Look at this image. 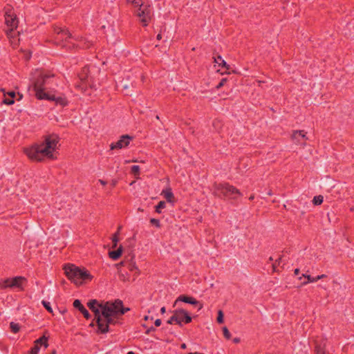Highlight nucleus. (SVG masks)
<instances>
[{
  "label": "nucleus",
  "instance_id": "1",
  "mask_svg": "<svg viewBox=\"0 0 354 354\" xmlns=\"http://www.w3.org/2000/svg\"><path fill=\"white\" fill-rule=\"evenodd\" d=\"M64 274L68 280L79 286L83 282L90 281L93 277L85 268H80L72 263L65 264L63 267Z\"/></svg>",
  "mask_w": 354,
  "mask_h": 354
},
{
  "label": "nucleus",
  "instance_id": "2",
  "mask_svg": "<svg viewBox=\"0 0 354 354\" xmlns=\"http://www.w3.org/2000/svg\"><path fill=\"white\" fill-rule=\"evenodd\" d=\"M212 194L222 200L231 201L232 204L235 203L237 199L243 195L239 189L229 183H214Z\"/></svg>",
  "mask_w": 354,
  "mask_h": 354
},
{
  "label": "nucleus",
  "instance_id": "3",
  "mask_svg": "<svg viewBox=\"0 0 354 354\" xmlns=\"http://www.w3.org/2000/svg\"><path fill=\"white\" fill-rule=\"evenodd\" d=\"M24 153L29 159L35 162H42L44 160L45 158L50 160H55L57 158L54 153L50 151L41 143H35L30 147L25 148Z\"/></svg>",
  "mask_w": 354,
  "mask_h": 354
},
{
  "label": "nucleus",
  "instance_id": "4",
  "mask_svg": "<svg viewBox=\"0 0 354 354\" xmlns=\"http://www.w3.org/2000/svg\"><path fill=\"white\" fill-rule=\"evenodd\" d=\"M55 77V74L50 72H41L32 82V86L35 92V97L39 100V93H48L46 92L44 86L49 84V80Z\"/></svg>",
  "mask_w": 354,
  "mask_h": 354
},
{
  "label": "nucleus",
  "instance_id": "5",
  "mask_svg": "<svg viewBox=\"0 0 354 354\" xmlns=\"http://www.w3.org/2000/svg\"><path fill=\"white\" fill-rule=\"evenodd\" d=\"M90 70L88 66H84L81 72L78 74L80 84L76 85V88L81 89L82 92L85 93L87 87L89 86L91 88H95L94 81L89 75Z\"/></svg>",
  "mask_w": 354,
  "mask_h": 354
},
{
  "label": "nucleus",
  "instance_id": "6",
  "mask_svg": "<svg viewBox=\"0 0 354 354\" xmlns=\"http://www.w3.org/2000/svg\"><path fill=\"white\" fill-rule=\"evenodd\" d=\"M192 318L189 313L183 308L176 309L174 311L173 315L167 320L168 324H176L182 326V323L189 324L192 322Z\"/></svg>",
  "mask_w": 354,
  "mask_h": 354
},
{
  "label": "nucleus",
  "instance_id": "7",
  "mask_svg": "<svg viewBox=\"0 0 354 354\" xmlns=\"http://www.w3.org/2000/svg\"><path fill=\"white\" fill-rule=\"evenodd\" d=\"M39 100H46L48 101L54 102L56 106H61L65 107L68 105V100L64 93H59L57 95L55 93H52L48 92V93H39Z\"/></svg>",
  "mask_w": 354,
  "mask_h": 354
},
{
  "label": "nucleus",
  "instance_id": "8",
  "mask_svg": "<svg viewBox=\"0 0 354 354\" xmlns=\"http://www.w3.org/2000/svg\"><path fill=\"white\" fill-rule=\"evenodd\" d=\"M26 281L27 279L24 277L21 276H17L12 278H7L1 284V288H18L21 290H23L24 288L22 283L23 282Z\"/></svg>",
  "mask_w": 354,
  "mask_h": 354
},
{
  "label": "nucleus",
  "instance_id": "9",
  "mask_svg": "<svg viewBox=\"0 0 354 354\" xmlns=\"http://www.w3.org/2000/svg\"><path fill=\"white\" fill-rule=\"evenodd\" d=\"M114 317H100V320L95 322L97 326L96 333L98 334H105L109 332V326L115 325L118 323V322L114 319Z\"/></svg>",
  "mask_w": 354,
  "mask_h": 354
},
{
  "label": "nucleus",
  "instance_id": "10",
  "mask_svg": "<svg viewBox=\"0 0 354 354\" xmlns=\"http://www.w3.org/2000/svg\"><path fill=\"white\" fill-rule=\"evenodd\" d=\"M137 16L140 18L143 26H147L151 18V9L149 5H145L143 2L138 6Z\"/></svg>",
  "mask_w": 354,
  "mask_h": 354
},
{
  "label": "nucleus",
  "instance_id": "11",
  "mask_svg": "<svg viewBox=\"0 0 354 354\" xmlns=\"http://www.w3.org/2000/svg\"><path fill=\"white\" fill-rule=\"evenodd\" d=\"M18 19L13 12L12 13H8L6 12L5 15V23L6 26H8V30H6V35L9 37H14L15 35H13L15 32V29L17 28L18 26Z\"/></svg>",
  "mask_w": 354,
  "mask_h": 354
},
{
  "label": "nucleus",
  "instance_id": "12",
  "mask_svg": "<svg viewBox=\"0 0 354 354\" xmlns=\"http://www.w3.org/2000/svg\"><path fill=\"white\" fill-rule=\"evenodd\" d=\"M101 317H117L118 309L115 304V300L112 301H106L102 305H100Z\"/></svg>",
  "mask_w": 354,
  "mask_h": 354
},
{
  "label": "nucleus",
  "instance_id": "13",
  "mask_svg": "<svg viewBox=\"0 0 354 354\" xmlns=\"http://www.w3.org/2000/svg\"><path fill=\"white\" fill-rule=\"evenodd\" d=\"M59 141V138L57 135L50 134L44 137V140L41 144L53 153L57 149V145Z\"/></svg>",
  "mask_w": 354,
  "mask_h": 354
},
{
  "label": "nucleus",
  "instance_id": "14",
  "mask_svg": "<svg viewBox=\"0 0 354 354\" xmlns=\"http://www.w3.org/2000/svg\"><path fill=\"white\" fill-rule=\"evenodd\" d=\"M133 140V137L128 134L122 135L120 137V139L115 142H112L110 145L111 150L120 149L129 146L130 141Z\"/></svg>",
  "mask_w": 354,
  "mask_h": 354
},
{
  "label": "nucleus",
  "instance_id": "15",
  "mask_svg": "<svg viewBox=\"0 0 354 354\" xmlns=\"http://www.w3.org/2000/svg\"><path fill=\"white\" fill-rule=\"evenodd\" d=\"M102 304H100L97 299H91L87 303V306L88 308L94 313V319L93 321L96 322L97 321L100 320V305Z\"/></svg>",
  "mask_w": 354,
  "mask_h": 354
},
{
  "label": "nucleus",
  "instance_id": "16",
  "mask_svg": "<svg viewBox=\"0 0 354 354\" xmlns=\"http://www.w3.org/2000/svg\"><path fill=\"white\" fill-rule=\"evenodd\" d=\"M178 301L185 302L186 304H189L193 306H198V310L202 309L203 307V305L201 304L198 300H196L194 297L186 295H180L176 299V302Z\"/></svg>",
  "mask_w": 354,
  "mask_h": 354
},
{
  "label": "nucleus",
  "instance_id": "17",
  "mask_svg": "<svg viewBox=\"0 0 354 354\" xmlns=\"http://www.w3.org/2000/svg\"><path fill=\"white\" fill-rule=\"evenodd\" d=\"M54 32L57 35V39H61L62 41L64 40L66 42H68V39L74 38L69 30L64 28L56 27L54 29Z\"/></svg>",
  "mask_w": 354,
  "mask_h": 354
},
{
  "label": "nucleus",
  "instance_id": "18",
  "mask_svg": "<svg viewBox=\"0 0 354 354\" xmlns=\"http://www.w3.org/2000/svg\"><path fill=\"white\" fill-rule=\"evenodd\" d=\"M75 308L77 309L84 316L86 319L91 318V315L88 310L84 306L80 299H75L73 304Z\"/></svg>",
  "mask_w": 354,
  "mask_h": 354
},
{
  "label": "nucleus",
  "instance_id": "19",
  "mask_svg": "<svg viewBox=\"0 0 354 354\" xmlns=\"http://www.w3.org/2000/svg\"><path fill=\"white\" fill-rule=\"evenodd\" d=\"M306 134V133L304 130H297L293 131L291 137L293 140H296V144L305 145V142H300V138L304 139V140H308Z\"/></svg>",
  "mask_w": 354,
  "mask_h": 354
},
{
  "label": "nucleus",
  "instance_id": "20",
  "mask_svg": "<svg viewBox=\"0 0 354 354\" xmlns=\"http://www.w3.org/2000/svg\"><path fill=\"white\" fill-rule=\"evenodd\" d=\"M76 41H78L77 45H73V48H89L92 46V43L83 37H77L75 38Z\"/></svg>",
  "mask_w": 354,
  "mask_h": 354
},
{
  "label": "nucleus",
  "instance_id": "21",
  "mask_svg": "<svg viewBox=\"0 0 354 354\" xmlns=\"http://www.w3.org/2000/svg\"><path fill=\"white\" fill-rule=\"evenodd\" d=\"M129 257V259H128V261L126 263V266L127 267L128 270L133 272L136 271V273H139V270L136 264V262L133 261L134 256L129 254L128 257H126V259H127Z\"/></svg>",
  "mask_w": 354,
  "mask_h": 354
},
{
  "label": "nucleus",
  "instance_id": "22",
  "mask_svg": "<svg viewBox=\"0 0 354 354\" xmlns=\"http://www.w3.org/2000/svg\"><path fill=\"white\" fill-rule=\"evenodd\" d=\"M122 252H123V248L122 245H120V247L118 249L109 251V257L113 261H117L121 257V256L122 254Z\"/></svg>",
  "mask_w": 354,
  "mask_h": 354
},
{
  "label": "nucleus",
  "instance_id": "23",
  "mask_svg": "<svg viewBox=\"0 0 354 354\" xmlns=\"http://www.w3.org/2000/svg\"><path fill=\"white\" fill-rule=\"evenodd\" d=\"M115 304L117 305V308H118L117 310L118 315H123L130 310L129 308L124 307L122 301L119 299H115Z\"/></svg>",
  "mask_w": 354,
  "mask_h": 354
},
{
  "label": "nucleus",
  "instance_id": "24",
  "mask_svg": "<svg viewBox=\"0 0 354 354\" xmlns=\"http://www.w3.org/2000/svg\"><path fill=\"white\" fill-rule=\"evenodd\" d=\"M162 194H163L165 198L167 200V202L174 203L175 201L174 195L170 187L166 189L165 190H163Z\"/></svg>",
  "mask_w": 354,
  "mask_h": 354
},
{
  "label": "nucleus",
  "instance_id": "25",
  "mask_svg": "<svg viewBox=\"0 0 354 354\" xmlns=\"http://www.w3.org/2000/svg\"><path fill=\"white\" fill-rule=\"evenodd\" d=\"M34 344L38 345V346H44V348H48L49 344H48V337H46L44 335H43L41 337H40L39 338L37 339L35 342H34Z\"/></svg>",
  "mask_w": 354,
  "mask_h": 354
},
{
  "label": "nucleus",
  "instance_id": "26",
  "mask_svg": "<svg viewBox=\"0 0 354 354\" xmlns=\"http://www.w3.org/2000/svg\"><path fill=\"white\" fill-rule=\"evenodd\" d=\"M8 95L9 97H5L3 100V103L7 105H12L15 103V97H16V93L14 91L8 92Z\"/></svg>",
  "mask_w": 354,
  "mask_h": 354
},
{
  "label": "nucleus",
  "instance_id": "27",
  "mask_svg": "<svg viewBox=\"0 0 354 354\" xmlns=\"http://www.w3.org/2000/svg\"><path fill=\"white\" fill-rule=\"evenodd\" d=\"M214 62L216 64H218V66L226 68L227 70H229L230 66L229 64H227V62L223 59L221 55H218L217 57H214Z\"/></svg>",
  "mask_w": 354,
  "mask_h": 354
},
{
  "label": "nucleus",
  "instance_id": "28",
  "mask_svg": "<svg viewBox=\"0 0 354 354\" xmlns=\"http://www.w3.org/2000/svg\"><path fill=\"white\" fill-rule=\"evenodd\" d=\"M121 228H122V226H119L117 232L113 235V237H112L113 245H112V247L113 248H115L118 245V243L119 241V234H120V230H121Z\"/></svg>",
  "mask_w": 354,
  "mask_h": 354
},
{
  "label": "nucleus",
  "instance_id": "29",
  "mask_svg": "<svg viewBox=\"0 0 354 354\" xmlns=\"http://www.w3.org/2000/svg\"><path fill=\"white\" fill-rule=\"evenodd\" d=\"M315 354H325V345L315 342Z\"/></svg>",
  "mask_w": 354,
  "mask_h": 354
},
{
  "label": "nucleus",
  "instance_id": "30",
  "mask_svg": "<svg viewBox=\"0 0 354 354\" xmlns=\"http://www.w3.org/2000/svg\"><path fill=\"white\" fill-rule=\"evenodd\" d=\"M10 328L13 333H17L20 330L21 326L18 323L11 322L10 323Z\"/></svg>",
  "mask_w": 354,
  "mask_h": 354
},
{
  "label": "nucleus",
  "instance_id": "31",
  "mask_svg": "<svg viewBox=\"0 0 354 354\" xmlns=\"http://www.w3.org/2000/svg\"><path fill=\"white\" fill-rule=\"evenodd\" d=\"M165 207L166 203L164 201H161L155 206V212L158 214H160L161 209L165 208Z\"/></svg>",
  "mask_w": 354,
  "mask_h": 354
},
{
  "label": "nucleus",
  "instance_id": "32",
  "mask_svg": "<svg viewBox=\"0 0 354 354\" xmlns=\"http://www.w3.org/2000/svg\"><path fill=\"white\" fill-rule=\"evenodd\" d=\"M324 201V197L322 195L315 196L313 199V203L314 205H319Z\"/></svg>",
  "mask_w": 354,
  "mask_h": 354
},
{
  "label": "nucleus",
  "instance_id": "33",
  "mask_svg": "<svg viewBox=\"0 0 354 354\" xmlns=\"http://www.w3.org/2000/svg\"><path fill=\"white\" fill-rule=\"evenodd\" d=\"M41 304L44 306V308L50 313H53V308L50 306V304L49 301H45V300H43L41 301Z\"/></svg>",
  "mask_w": 354,
  "mask_h": 354
},
{
  "label": "nucleus",
  "instance_id": "34",
  "mask_svg": "<svg viewBox=\"0 0 354 354\" xmlns=\"http://www.w3.org/2000/svg\"><path fill=\"white\" fill-rule=\"evenodd\" d=\"M40 347L34 344L33 346L26 354H39Z\"/></svg>",
  "mask_w": 354,
  "mask_h": 354
},
{
  "label": "nucleus",
  "instance_id": "35",
  "mask_svg": "<svg viewBox=\"0 0 354 354\" xmlns=\"http://www.w3.org/2000/svg\"><path fill=\"white\" fill-rule=\"evenodd\" d=\"M303 277L306 279L307 281H308V283L316 282V278L315 277H313L310 274H302V275L301 277H299L298 279L299 280H301Z\"/></svg>",
  "mask_w": 354,
  "mask_h": 354
},
{
  "label": "nucleus",
  "instance_id": "36",
  "mask_svg": "<svg viewBox=\"0 0 354 354\" xmlns=\"http://www.w3.org/2000/svg\"><path fill=\"white\" fill-rule=\"evenodd\" d=\"M216 321L218 324H223L224 322V313L221 310L218 311Z\"/></svg>",
  "mask_w": 354,
  "mask_h": 354
},
{
  "label": "nucleus",
  "instance_id": "37",
  "mask_svg": "<svg viewBox=\"0 0 354 354\" xmlns=\"http://www.w3.org/2000/svg\"><path fill=\"white\" fill-rule=\"evenodd\" d=\"M140 167L138 165H133L131 168V173L135 176L140 175Z\"/></svg>",
  "mask_w": 354,
  "mask_h": 354
},
{
  "label": "nucleus",
  "instance_id": "38",
  "mask_svg": "<svg viewBox=\"0 0 354 354\" xmlns=\"http://www.w3.org/2000/svg\"><path fill=\"white\" fill-rule=\"evenodd\" d=\"M149 223H151V225L156 227L157 228H160L161 227L160 222L157 218H150Z\"/></svg>",
  "mask_w": 354,
  "mask_h": 354
},
{
  "label": "nucleus",
  "instance_id": "39",
  "mask_svg": "<svg viewBox=\"0 0 354 354\" xmlns=\"http://www.w3.org/2000/svg\"><path fill=\"white\" fill-rule=\"evenodd\" d=\"M223 333L225 339H230L231 338V333L226 326L223 328Z\"/></svg>",
  "mask_w": 354,
  "mask_h": 354
},
{
  "label": "nucleus",
  "instance_id": "40",
  "mask_svg": "<svg viewBox=\"0 0 354 354\" xmlns=\"http://www.w3.org/2000/svg\"><path fill=\"white\" fill-rule=\"evenodd\" d=\"M227 78L226 77H224V78H222L220 81V82L216 86V88L217 90L220 89L221 87H223L225 84L227 82Z\"/></svg>",
  "mask_w": 354,
  "mask_h": 354
},
{
  "label": "nucleus",
  "instance_id": "41",
  "mask_svg": "<svg viewBox=\"0 0 354 354\" xmlns=\"http://www.w3.org/2000/svg\"><path fill=\"white\" fill-rule=\"evenodd\" d=\"M128 3H131L134 7H138L142 2V0H127Z\"/></svg>",
  "mask_w": 354,
  "mask_h": 354
},
{
  "label": "nucleus",
  "instance_id": "42",
  "mask_svg": "<svg viewBox=\"0 0 354 354\" xmlns=\"http://www.w3.org/2000/svg\"><path fill=\"white\" fill-rule=\"evenodd\" d=\"M156 330V328L155 327H153V326H150V327H148L147 328V330L145 331V334L147 335H149L151 332H153Z\"/></svg>",
  "mask_w": 354,
  "mask_h": 354
},
{
  "label": "nucleus",
  "instance_id": "43",
  "mask_svg": "<svg viewBox=\"0 0 354 354\" xmlns=\"http://www.w3.org/2000/svg\"><path fill=\"white\" fill-rule=\"evenodd\" d=\"M73 45H77V44H69L67 45H64L62 47L66 48L67 50H72L75 48L73 47Z\"/></svg>",
  "mask_w": 354,
  "mask_h": 354
},
{
  "label": "nucleus",
  "instance_id": "44",
  "mask_svg": "<svg viewBox=\"0 0 354 354\" xmlns=\"http://www.w3.org/2000/svg\"><path fill=\"white\" fill-rule=\"evenodd\" d=\"M162 324V321L160 319H157L155 322H154V324L156 327H158L161 325Z\"/></svg>",
  "mask_w": 354,
  "mask_h": 354
},
{
  "label": "nucleus",
  "instance_id": "45",
  "mask_svg": "<svg viewBox=\"0 0 354 354\" xmlns=\"http://www.w3.org/2000/svg\"><path fill=\"white\" fill-rule=\"evenodd\" d=\"M327 277V276L324 274H321V275H317L315 278H316V281H317L319 279H324V278H326Z\"/></svg>",
  "mask_w": 354,
  "mask_h": 354
},
{
  "label": "nucleus",
  "instance_id": "46",
  "mask_svg": "<svg viewBox=\"0 0 354 354\" xmlns=\"http://www.w3.org/2000/svg\"><path fill=\"white\" fill-rule=\"evenodd\" d=\"M281 260V257H279L275 262L274 264H273V269L275 270L276 263L278 262V264H279L280 261Z\"/></svg>",
  "mask_w": 354,
  "mask_h": 354
},
{
  "label": "nucleus",
  "instance_id": "47",
  "mask_svg": "<svg viewBox=\"0 0 354 354\" xmlns=\"http://www.w3.org/2000/svg\"><path fill=\"white\" fill-rule=\"evenodd\" d=\"M99 183L102 185H105L107 184L106 181L104 180H102V179H100L99 180Z\"/></svg>",
  "mask_w": 354,
  "mask_h": 354
},
{
  "label": "nucleus",
  "instance_id": "48",
  "mask_svg": "<svg viewBox=\"0 0 354 354\" xmlns=\"http://www.w3.org/2000/svg\"><path fill=\"white\" fill-rule=\"evenodd\" d=\"M299 272H300V270L299 268L295 269V270H294L295 275H298L299 274Z\"/></svg>",
  "mask_w": 354,
  "mask_h": 354
},
{
  "label": "nucleus",
  "instance_id": "49",
  "mask_svg": "<svg viewBox=\"0 0 354 354\" xmlns=\"http://www.w3.org/2000/svg\"><path fill=\"white\" fill-rule=\"evenodd\" d=\"M165 312H166V308H165V306L162 307V308H160V313H161V314H164Z\"/></svg>",
  "mask_w": 354,
  "mask_h": 354
},
{
  "label": "nucleus",
  "instance_id": "50",
  "mask_svg": "<svg viewBox=\"0 0 354 354\" xmlns=\"http://www.w3.org/2000/svg\"><path fill=\"white\" fill-rule=\"evenodd\" d=\"M233 342H234V343H239V342H240V338H239V337H235V338L233 339Z\"/></svg>",
  "mask_w": 354,
  "mask_h": 354
},
{
  "label": "nucleus",
  "instance_id": "51",
  "mask_svg": "<svg viewBox=\"0 0 354 354\" xmlns=\"http://www.w3.org/2000/svg\"><path fill=\"white\" fill-rule=\"evenodd\" d=\"M156 39L157 40H160L162 39L161 32L157 35Z\"/></svg>",
  "mask_w": 354,
  "mask_h": 354
},
{
  "label": "nucleus",
  "instance_id": "52",
  "mask_svg": "<svg viewBox=\"0 0 354 354\" xmlns=\"http://www.w3.org/2000/svg\"><path fill=\"white\" fill-rule=\"evenodd\" d=\"M308 283H308V281L307 280L301 282V283L299 287L305 286V285H307Z\"/></svg>",
  "mask_w": 354,
  "mask_h": 354
},
{
  "label": "nucleus",
  "instance_id": "53",
  "mask_svg": "<svg viewBox=\"0 0 354 354\" xmlns=\"http://www.w3.org/2000/svg\"><path fill=\"white\" fill-rule=\"evenodd\" d=\"M128 261V259L127 260H125L124 261H121L118 265H120V266H126V263Z\"/></svg>",
  "mask_w": 354,
  "mask_h": 354
},
{
  "label": "nucleus",
  "instance_id": "54",
  "mask_svg": "<svg viewBox=\"0 0 354 354\" xmlns=\"http://www.w3.org/2000/svg\"><path fill=\"white\" fill-rule=\"evenodd\" d=\"M180 348L182 349H185L187 348L186 344L183 343L180 345Z\"/></svg>",
  "mask_w": 354,
  "mask_h": 354
},
{
  "label": "nucleus",
  "instance_id": "55",
  "mask_svg": "<svg viewBox=\"0 0 354 354\" xmlns=\"http://www.w3.org/2000/svg\"><path fill=\"white\" fill-rule=\"evenodd\" d=\"M254 199V194L250 195V196L249 197V200L252 201Z\"/></svg>",
  "mask_w": 354,
  "mask_h": 354
},
{
  "label": "nucleus",
  "instance_id": "56",
  "mask_svg": "<svg viewBox=\"0 0 354 354\" xmlns=\"http://www.w3.org/2000/svg\"><path fill=\"white\" fill-rule=\"evenodd\" d=\"M50 354H57V351H56L55 349H53V350L51 351Z\"/></svg>",
  "mask_w": 354,
  "mask_h": 354
},
{
  "label": "nucleus",
  "instance_id": "57",
  "mask_svg": "<svg viewBox=\"0 0 354 354\" xmlns=\"http://www.w3.org/2000/svg\"><path fill=\"white\" fill-rule=\"evenodd\" d=\"M144 319H145V321L148 320V319H149V316L145 315V317H144Z\"/></svg>",
  "mask_w": 354,
  "mask_h": 354
},
{
  "label": "nucleus",
  "instance_id": "58",
  "mask_svg": "<svg viewBox=\"0 0 354 354\" xmlns=\"http://www.w3.org/2000/svg\"><path fill=\"white\" fill-rule=\"evenodd\" d=\"M116 185V181L115 180H113L112 181V186H115Z\"/></svg>",
  "mask_w": 354,
  "mask_h": 354
},
{
  "label": "nucleus",
  "instance_id": "59",
  "mask_svg": "<svg viewBox=\"0 0 354 354\" xmlns=\"http://www.w3.org/2000/svg\"><path fill=\"white\" fill-rule=\"evenodd\" d=\"M268 195H269V196L272 195V191H271V190H270V191L268 192Z\"/></svg>",
  "mask_w": 354,
  "mask_h": 354
},
{
  "label": "nucleus",
  "instance_id": "60",
  "mask_svg": "<svg viewBox=\"0 0 354 354\" xmlns=\"http://www.w3.org/2000/svg\"><path fill=\"white\" fill-rule=\"evenodd\" d=\"M350 211H351V212H354V206H353V207H351L350 208Z\"/></svg>",
  "mask_w": 354,
  "mask_h": 354
},
{
  "label": "nucleus",
  "instance_id": "61",
  "mask_svg": "<svg viewBox=\"0 0 354 354\" xmlns=\"http://www.w3.org/2000/svg\"><path fill=\"white\" fill-rule=\"evenodd\" d=\"M127 354H136V353L133 351H129Z\"/></svg>",
  "mask_w": 354,
  "mask_h": 354
},
{
  "label": "nucleus",
  "instance_id": "62",
  "mask_svg": "<svg viewBox=\"0 0 354 354\" xmlns=\"http://www.w3.org/2000/svg\"><path fill=\"white\" fill-rule=\"evenodd\" d=\"M221 74H222V75H223V74H230V72H227V71H225V73H222Z\"/></svg>",
  "mask_w": 354,
  "mask_h": 354
},
{
  "label": "nucleus",
  "instance_id": "63",
  "mask_svg": "<svg viewBox=\"0 0 354 354\" xmlns=\"http://www.w3.org/2000/svg\"><path fill=\"white\" fill-rule=\"evenodd\" d=\"M93 322H94V321L93 320V322H91V324H90V326H92V327H93V326H94V325H95V324H94V323H93Z\"/></svg>",
  "mask_w": 354,
  "mask_h": 354
},
{
  "label": "nucleus",
  "instance_id": "64",
  "mask_svg": "<svg viewBox=\"0 0 354 354\" xmlns=\"http://www.w3.org/2000/svg\"><path fill=\"white\" fill-rule=\"evenodd\" d=\"M142 326L146 328H147V326L145 324H142Z\"/></svg>",
  "mask_w": 354,
  "mask_h": 354
}]
</instances>
